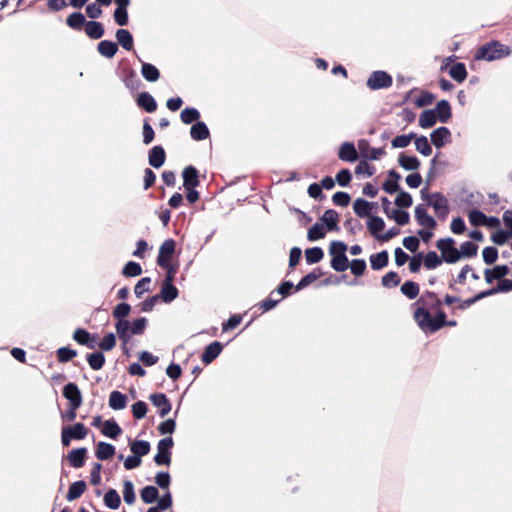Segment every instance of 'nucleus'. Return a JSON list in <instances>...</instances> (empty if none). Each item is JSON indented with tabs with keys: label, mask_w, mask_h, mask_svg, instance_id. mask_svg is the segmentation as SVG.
Wrapping results in <instances>:
<instances>
[{
	"label": "nucleus",
	"mask_w": 512,
	"mask_h": 512,
	"mask_svg": "<svg viewBox=\"0 0 512 512\" xmlns=\"http://www.w3.org/2000/svg\"><path fill=\"white\" fill-rule=\"evenodd\" d=\"M388 253L386 251H382L370 256V264L372 269L379 270L385 267L388 263Z\"/></svg>",
	"instance_id": "nucleus-35"
},
{
	"label": "nucleus",
	"mask_w": 512,
	"mask_h": 512,
	"mask_svg": "<svg viewBox=\"0 0 512 512\" xmlns=\"http://www.w3.org/2000/svg\"><path fill=\"white\" fill-rule=\"evenodd\" d=\"M117 50V45L111 41L104 40L98 44L99 53L107 58H112L116 54Z\"/></svg>",
	"instance_id": "nucleus-43"
},
{
	"label": "nucleus",
	"mask_w": 512,
	"mask_h": 512,
	"mask_svg": "<svg viewBox=\"0 0 512 512\" xmlns=\"http://www.w3.org/2000/svg\"><path fill=\"white\" fill-rule=\"evenodd\" d=\"M400 283V277L395 272H389L382 277V285L386 288L396 287Z\"/></svg>",
	"instance_id": "nucleus-60"
},
{
	"label": "nucleus",
	"mask_w": 512,
	"mask_h": 512,
	"mask_svg": "<svg viewBox=\"0 0 512 512\" xmlns=\"http://www.w3.org/2000/svg\"><path fill=\"white\" fill-rule=\"evenodd\" d=\"M339 216L334 210H327L320 218V223H323L325 229L330 232L338 229Z\"/></svg>",
	"instance_id": "nucleus-20"
},
{
	"label": "nucleus",
	"mask_w": 512,
	"mask_h": 512,
	"mask_svg": "<svg viewBox=\"0 0 512 512\" xmlns=\"http://www.w3.org/2000/svg\"><path fill=\"white\" fill-rule=\"evenodd\" d=\"M102 434L109 438H116L122 433V429L114 420H105Z\"/></svg>",
	"instance_id": "nucleus-30"
},
{
	"label": "nucleus",
	"mask_w": 512,
	"mask_h": 512,
	"mask_svg": "<svg viewBox=\"0 0 512 512\" xmlns=\"http://www.w3.org/2000/svg\"><path fill=\"white\" fill-rule=\"evenodd\" d=\"M178 296V290L173 284L164 283L160 292V297L165 303H170Z\"/></svg>",
	"instance_id": "nucleus-38"
},
{
	"label": "nucleus",
	"mask_w": 512,
	"mask_h": 512,
	"mask_svg": "<svg viewBox=\"0 0 512 512\" xmlns=\"http://www.w3.org/2000/svg\"><path fill=\"white\" fill-rule=\"evenodd\" d=\"M147 327L146 318H138L130 322L117 321L115 324L116 332L119 338L122 340L123 345H127L134 335H142Z\"/></svg>",
	"instance_id": "nucleus-1"
},
{
	"label": "nucleus",
	"mask_w": 512,
	"mask_h": 512,
	"mask_svg": "<svg viewBox=\"0 0 512 512\" xmlns=\"http://www.w3.org/2000/svg\"><path fill=\"white\" fill-rule=\"evenodd\" d=\"M392 78L384 71L373 72L367 80L369 88L376 90L391 86Z\"/></svg>",
	"instance_id": "nucleus-8"
},
{
	"label": "nucleus",
	"mask_w": 512,
	"mask_h": 512,
	"mask_svg": "<svg viewBox=\"0 0 512 512\" xmlns=\"http://www.w3.org/2000/svg\"><path fill=\"white\" fill-rule=\"evenodd\" d=\"M63 429L68 433V435L72 439L81 440L84 439L87 435V429L81 423H76L73 426H66Z\"/></svg>",
	"instance_id": "nucleus-33"
},
{
	"label": "nucleus",
	"mask_w": 512,
	"mask_h": 512,
	"mask_svg": "<svg viewBox=\"0 0 512 512\" xmlns=\"http://www.w3.org/2000/svg\"><path fill=\"white\" fill-rule=\"evenodd\" d=\"M507 273V266H495L493 269H488L485 271V279L488 283H491L494 279H501Z\"/></svg>",
	"instance_id": "nucleus-44"
},
{
	"label": "nucleus",
	"mask_w": 512,
	"mask_h": 512,
	"mask_svg": "<svg viewBox=\"0 0 512 512\" xmlns=\"http://www.w3.org/2000/svg\"><path fill=\"white\" fill-rule=\"evenodd\" d=\"M191 136L195 140H203L209 136V130L207 126L202 122H197L191 127Z\"/></svg>",
	"instance_id": "nucleus-45"
},
{
	"label": "nucleus",
	"mask_w": 512,
	"mask_h": 512,
	"mask_svg": "<svg viewBox=\"0 0 512 512\" xmlns=\"http://www.w3.org/2000/svg\"><path fill=\"white\" fill-rule=\"evenodd\" d=\"M414 138L415 134L398 135L392 140L391 144L394 148H405L411 143L412 139Z\"/></svg>",
	"instance_id": "nucleus-56"
},
{
	"label": "nucleus",
	"mask_w": 512,
	"mask_h": 512,
	"mask_svg": "<svg viewBox=\"0 0 512 512\" xmlns=\"http://www.w3.org/2000/svg\"><path fill=\"white\" fill-rule=\"evenodd\" d=\"M104 503L110 509H117L120 506L121 499L115 490H109L104 496Z\"/></svg>",
	"instance_id": "nucleus-51"
},
{
	"label": "nucleus",
	"mask_w": 512,
	"mask_h": 512,
	"mask_svg": "<svg viewBox=\"0 0 512 512\" xmlns=\"http://www.w3.org/2000/svg\"><path fill=\"white\" fill-rule=\"evenodd\" d=\"M105 362V357L102 353H92L88 356V363L90 367L94 370H99L102 368Z\"/></svg>",
	"instance_id": "nucleus-58"
},
{
	"label": "nucleus",
	"mask_w": 512,
	"mask_h": 512,
	"mask_svg": "<svg viewBox=\"0 0 512 512\" xmlns=\"http://www.w3.org/2000/svg\"><path fill=\"white\" fill-rule=\"evenodd\" d=\"M441 253V258L446 263H456L460 260L459 249L455 246L452 238H444L438 240L436 244Z\"/></svg>",
	"instance_id": "nucleus-5"
},
{
	"label": "nucleus",
	"mask_w": 512,
	"mask_h": 512,
	"mask_svg": "<svg viewBox=\"0 0 512 512\" xmlns=\"http://www.w3.org/2000/svg\"><path fill=\"white\" fill-rule=\"evenodd\" d=\"M130 311L131 307L129 304L120 303L114 308L113 315L118 321H126L125 317L129 315Z\"/></svg>",
	"instance_id": "nucleus-54"
},
{
	"label": "nucleus",
	"mask_w": 512,
	"mask_h": 512,
	"mask_svg": "<svg viewBox=\"0 0 512 512\" xmlns=\"http://www.w3.org/2000/svg\"><path fill=\"white\" fill-rule=\"evenodd\" d=\"M347 246L341 241H333L329 247V254L332 258L331 267L338 272H343L348 268V258L346 256Z\"/></svg>",
	"instance_id": "nucleus-3"
},
{
	"label": "nucleus",
	"mask_w": 512,
	"mask_h": 512,
	"mask_svg": "<svg viewBox=\"0 0 512 512\" xmlns=\"http://www.w3.org/2000/svg\"><path fill=\"white\" fill-rule=\"evenodd\" d=\"M85 23V17L81 13H73L67 18V24L73 29H81Z\"/></svg>",
	"instance_id": "nucleus-59"
},
{
	"label": "nucleus",
	"mask_w": 512,
	"mask_h": 512,
	"mask_svg": "<svg viewBox=\"0 0 512 512\" xmlns=\"http://www.w3.org/2000/svg\"><path fill=\"white\" fill-rule=\"evenodd\" d=\"M415 218L420 226L423 228L433 229L435 220L427 213L426 209L422 206L415 208Z\"/></svg>",
	"instance_id": "nucleus-19"
},
{
	"label": "nucleus",
	"mask_w": 512,
	"mask_h": 512,
	"mask_svg": "<svg viewBox=\"0 0 512 512\" xmlns=\"http://www.w3.org/2000/svg\"><path fill=\"white\" fill-rule=\"evenodd\" d=\"M182 178L185 189L196 188L199 185L198 171L193 166H188L183 170Z\"/></svg>",
	"instance_id": "nucleus-17"
},
{
	"label": "nucleus",
	"mask_w": 512,
	"mask_h": 512,
	"mask_svg": "<svg viewBox=\"0 0 512 512\" xmlns=\"http://www.w3.org/2000/svg\"><path fill=\"white\" fill-rule=\"evenodd\" d=\"M222 351V345L219 342H213L205 349L202 355V361L206 364L211 363Z\"/></svg>",
	"instance_id": "nucleus-26"
},
{
	"label": "nucleus",
	"mask_w": 512,
	"mask_h": 512,
	"mask_svg": "<svg viewBox=\"0 0 512 512\" xmlns=\"http://www.w3.org/2000/svg\"><path fill=\"white\" fill-rule=\"evenodd\" d=\"M199 112L194 108H186L181 112V120L189 124L199 118Z\"/></svg>",
	"instance_id": "nucleus-62"
},
{
	"label": "nucleus",
	"mask_w": 512,
	"mask_h": 512,
	"mask_svg": "<svg viewBox=\"0 0 512 512\" xmlns=\"http://www.w3.org/2000/svg\"><path fill=\"white\" fill-rule=\"evenodd\" d=\"M348 267H350L351 272L354 275L360 276L366 270V262L364 260H362V259H355V260H352L350 265L348 264Z\"/></svg>",
	"instance_id": "nucleus-64"
},
{
	"label": "nucleus",
	"mask_w": 512,
	"mask_h": 512,
	"mask_svg": "<svg viewBox=\"0 0 512 512\" xmlns=\"http://www.w3.org/2000/svg\"><path fill=\"white\" fill-rule=\"evenodd\" d=\"M123 498L124 501L128 504H132L135 500L134 487L132 482L125 481L123 484Z\"/></svg>",
	"instance_id": "nucleus-61"
},
{
	"label": "nucleus",
	"mask_w": 512,
	"mask_h": 512,
	"mask_svg": "<svg viewBox=\"0 0 512 512\" xmlns=\"http://www.w3.org/2000/svg\"><path fill=\"white\" fill-rule=\"evenodd\" d=\"M137 103L148 112H153L157 107L154 98L146 92L138 95Z\"/></svg>",
	"instance_id": "nucleus-36"
},
{
	"label": "nucleus",
	"mask_w": 512,
	"mask_h": 512,
	"mask_svg": "<svg viewBox=\"0 0 512 512\" xmlns=\"http://www.w3.org/2000/svg\"><path fill=\"white\" fill-rule=\"evenodd\" d=\"M175 251V242L171 239L165 240L159 249L157 262L161 267H169L170 258Z\"/></svg>",
	"instance_id": "nucleus-9"
},
{
	"label": "nucleus",
	"mask_w": 512,
	"mask_h": 512,
	"mask_svg": "<svg viewBox=\"0 0 512 512\" xmlns=\"http://www.w3.org/2000/svg\"><path fill=\"white\" fill-rule=\"evenodd\" d=\"M399 165L407 171H416L420 167V161L415 156L400 154L398 158Z\"/></svg>",
	"instance_id": "nucleus-23"
},
{
	"label": "nucleus",
	"mask_w": 512,
	"mask_h": 512,
	"mask_svg": "<svg viewBox=\"0 0 512 512\" xmlns=\"http://www.w3.org/2000/svg\"><path fill=\"white\" fill-rule=\"evenodd\" d=\"M414 139H415L414 144H415L416 151L423 156H426V157L430 156L432 153V148L428 142L427 137H425V136L416 137L415 136Z\"/></svg>",
	"instance_id": "nucleus-40"
},
{
	"label": "nucleus",
	"mask_w": 512,
	"mask_h": 512,
	"mask_svg": "<svg viewBox=\"0 0 512 512\" xmlns=\"http://www.w3.org/2000/svg\"><path fill=\"white\" fill-rule=\"evenodd\" d=\"M158 497V490L154 486H146L141 491V499L143 502L153 503Z\"/></svg>",
	"instance_id": "nucleus-52"
},
{
	"label": "nucleus",
	"mask_w": 512,
	"mask_h": 512,
	"mask_svg": "<svg viewBox=\"0 0 512 512\" xmlns=\"http://www.w3.org/2000/svg\"><path fill=\"white\" fill-rule=\"evenodd\" d=\"M387 218L393 220L398 225H406L410 221V215L407 210L397 207L393 204L392 208L387 211Z\"/></svg>",
	"instance_id": "nucleus-13"
},
{
	"label": "nucleus",
	"mask_w": 512,
	"mask_h": 512,
	"mask_svg": "<svg viewBox=\"0 0 512 512\" xmlns=\"http://www.w3.org/2000/svg\"><path fill=\"white\" fill-rule=\"evenodd\" d=\"M367 229L371 235L380 241V236H383L385 222L378 216H370L367 220Z\"/></svg>",
	"instance_id": "nucleus-12"
},
{
	"label": "nucleus",
	"mask_w": 512,
	"mask_h": 512,
	"mask_svg": "<svg viewBox=\"0 0 512 512\" xmlns=\"http://www.w3.org/2000/svg\"><path fill=\"white\" fill-rule=\"evenodd\" d=\"M86 489V484L83 481H77L71 484L68 493H67V499L69 501H72L74 499H77L80 497Z\"/></svg>",
	"instance_id": "nucleus-47"
},
{
	"label": "nucleus",
	"mask_w": 512,
	"mask_h": 512,
	"mask_svg": "<svg viewBox=\"0 0 512 512\" xmlns=\"http://www.w3.org/2000/svg\"><path fill=\"white\" fill-rule=\"evenodd\" d=\"M375 208V204L368 202L362 198H358L353 203V210L359 217H370L371 213Z\"/></svg>",
	"instance_id": "nucleus-14"
},
{
	"label": "nucleus",
	"mask_w": 512,
	"mask_h": 512,
	"mask_svg": "<svg viewBox=\"0 0 512 512\" xmlns=\"http://www.w3.org/2000/svg\"><path fill=\"white\" fill-rule=\"evenodd\" d=\"M393 204L397 207L407 210L413 204L412 196L406 191H399L394 199Z\"/></svg>",
	"instance_id": "nucleus-37"
},
{
	"label": "nucleus",
	"mask_w": 512,
	"mask_h": 512,
	"mask_svg": "<svg viewBox=\"0 0 512 512\" xmlns=\"http://www.w3.org/2000/svg\"><path fill=\"white\" fill-rule=\"evenodd\" d=\"M323 257V250L319 247L309 248L305 251V259L309 264L318 263L323 259Z\"/></svg>",
	"instance_id": "nucleus-50"
},
{
	"label": "nucleus",
	"mask_w": 512,
	"mask_h": 512,
	"mask_svg": "<svg viewBox=\"0 0 512 512\" xmlns=\"http://www.w3.org/2000/svg\"><path fill=\"white\" fill-rule=\"evenodd\" d=\"M173 440L171 437L161 439L157 445V454L154 457V461L158 465H169L170 464V451L173 447Z\"/></svg>",
	"instance_id": "nucleus-7"
},
{
	"label": "nucleus",
	"mask_w": 512,
	"mask_h": 512,
	"mask_svg": "<svg viewBox=\"0 0 512 512\" xmlns=\"http://www.w3.org/2000/svg\"><path fill=\"white\" fill-rule=\"evenodd\" d=\"M423 262L427 269H435L441 264V258L435 252H429L425 255Z\"/></svg>",
	"instance_id": "nucleus-57"
},
{
	"label": "nucleus",
	"mask_w": 512,
	"mask_h": 512,
	"mask_svg": "<svg viewBox=\"0 0 512 512\" xmlns=\"http://www.w3.org/2000/svg\"><path fill=\"white\" fill-rule=\"evenodd\" d=\"M477 251H478V246L476 244H474L473 242H470V241L463 242L459 248L460 260L462 258H470V257L475 256L477 254Z\"/></svg>",
	"instance_id": "nucleus-46"
},
{
	"label": "nucleus",
	"mask_w": 512,
	"mask_h": 512,
	"mask_svg": "<svg viewBox=\"0 0 512 512\" xmlns=\"http://www.w3.org/2000/svg\"><path fill=\"white\" fill-rule=\"evenodd\" d=\"M431 142L436 148H441L451 141V132L446 127L435 129L431 135Z\"/></svg>",
	"instance_id": "nucleus-11"
},
{
	"label": "nucleus",
	"mask_w": 512,
	"mask_h": 512,
	"mask_svg": "<svg viewBox=\"0 0 512 512\" xmlns=\"http://www.w3.org/2000/svg\"><path fill=\"white\" fill-rule=\"evenodd\" d=\"M64 397L70 402V405L77 409L82 404V396L78 387L74 383H68L63 389Z\"/></svg>",
	"instance_id": "nucleus-10"
},
{
	"label": "nucleus",
	"mask_w": 512,
	"mask_h": 512,
	"mask_svg": "<svg viewBox=\"0 0 512 512\" xmlns=\"http://www.w3.org/2000/svg\"><path fill=\"white\" fill-rule=\"evenodd\" d=\"M511 290H512V280H510V279H503V280L499 281V283H498L496 288H493V289H491V290H489L487 292L479 294L475 298L467 301V304H472L477 299H481V298H483L485 296H488V295H493V294L498 293V292H507V291H511Z\"/></svg>",
	"instance_id": "nucleus-18"
},
{
	"label": "nucleus",
	"mask_w": 512,
	"mask_h": 512,
	"mask_svg": "<svg viewBox=\"0 0 512 512\" xmlns=\"http://www.w3.org/2000/svg\"><path fill=\"white\" fill-rule=\"evenodd\" d=\"M86 452L87 451L85 448L71 450L68 454V461L70 465L75 468L83 466L86 457Z\"/></svg>",
	"instance_id": "nucleus-25"
},
{
	"label": "nucleus",
	"mask_w": 512,
	"mask_h": 512,
	"mask_svg": "<svg viewBox=\"0 0 512 512\" xmlns=\"http://www.w3.org/2000/svg\"><path fill=\"white\" fill-rule=\"evenodd\" d=\"M401 292L410 299H413L418 295L419 287L416 283L407 281L401 286Z\"/></svg>",
	"instance_id": "nucleus-55"
},
{
	"label": "nucleus",
	"mask_w": 512,
	"mask_h": 512,
	"mask_svg": "<svg viewBox=\"0 0 512 512\" xmlns=\"http://www.w3.org/2000/svg\"><path fill=\"white\" fill-rule=\"evenodd\" d=\"M73 338L79 344L87 345L89 348H94L96 346L95 340L91 339L90 334L83 329H77L74 332Z\"/></svg>",
	"instance_id": "nucleus-41"
},
{
	"label": "nucleus",
	"mask_w": 512,
	"mask_h": 512,
	"mask_svg": "<svg viewBox=\"0 0 512 512\" xmlns=\"http://www.w3.org/2000/svg\"><path fill=\"white\" fill-rule=\"evenodd\" d=\"M468 219L470 224L475 227L498 228L500 226V220L497 217L486 216L478 209L470 210L468 212Z\"/></svg>",
	"instance_id": "nucleus-6"
},
{
	"label": "nucleus",
	"mask_w": 512,
	"mask_h": 512,
	"mask_svg": "<svg viewBox=\"0 0 512 512\" xmlns=\"http://www.w3.org/2000/svg\"><path fill=\"white\" fill-rule=\"evenodd\" d=\"M127 398L124 394L113 391L109 397V406L114 410H121L126 407Z\"/></svg>",
	"instance_id": "nucleus-32"
},
{
	"label": "nucleus",
	"mask_w": 512,
	"mask_h": 512,
	"mask_svg": "<svg viewBox=\"0 0 512 512\" xmlns=\"http://www.w3.org/2000/svg\"><path fill=\"white\" fill-rule=\"evenodd\" d=\"M86 34L93 39H99L104 34V28L99 22H88L85 26Z\"/></svg>",
	"instance_id": "nucleus-42"
},
{
	"label": "nucleus",
	"mask_w": 512,
	"mask_h": 512,
	"mask_svg": "<svg viewBox=\"0 0 512 512\" xmlns=\"http://www.w3.org/2000/svg\"><path fill=\"white\" fill-rule=\"evenodd\" d=\"M449 75L454 80H456L458 82L464 81L467 77V72H466V68H465L464 64H462V63L454 64L449 69Z\"/></svg>",
	"instance_id": "nucleus-49"
},
{
	"label": "nucleus",
	"mask_w": 512,
	"mask_h": 512,
	"mask_svg": "<svg viewBox=\"0 0 512 512\" xmlns=\"http://www.w3.org/2000/svg\"><path fill=\"white\" fill-rule=\"evenodd\" d=\"M414 318L419 327L425 332H434L445 325V315L438 313L432 316L428 311L422 307H418L414 312Z\"/></svg>",
	"instance_id": "nucleus-2"
},
{
	"label": "nucleus",
	"mask_w": 512,
	"mask_h": 512,
	"mask_svg": "<svg viewBox=\"0 0 512 512\" xmlns=\"http://www.w3.org/2000/svg\"><path fill=\"white\" fill-rule=\"evenodd\" d=\"M496 230L491 235V240L496 245H503L512 237V235L508 231H504L502 229L495 228Z\"/></svg>",
	"instance_id": "nucleus-53"
},
{
	"label": "nucleus",
	"mask_w": 512,
	"mask_h": 512,
	"mask_svg": "<svg viewBox=\"0 0 512 512\" xmlns=\"http://www.w3.org/2000/svg\"><path fill=\"white\" fill-rule=\"evenodd\" d=\"M165 161V152L162 147L155 146L149 153V164L155 168H160Z\"/></svg>",
	"instance_id": "nucleus-24"
},
{
	"label": "nucleus",
	"mask_w": 512,
	"mask_h": 512,
	"mask_svg": "<svg viewBox=\"0 0 512 512\" xmlns=\"http://www.w3.org/2000/svg\"><path fill=\"white\" fill-rule=\"evenodd\" d=\"M510 51L506 46L501 45L498 42H491L485 46H482L476 54L477 59H483L487 61H493L500 59L504 56L509 55Z\"/></svg>",
	"instance_id": "nucleus-4"
},
{
	"label": "nucleus",
	"mask_w": 512,
	"mask_h": 512,
	"mask_svg": "<svg viewBox=\"0 0 512 512\" xmlns=\"http://www.w3.org/2000/svg\"><path fill=\"white\" fill-rule=\"evenodd\" d=\"M429 204L434 208L437 215L445 217L448 214V202L440 194H433L429 199Z\"/></svg>",
	"instance_id": "nucleus-16"
},
{
	"label": "nucleus",
	"mask_w": 512,
	"mask_h": 512,
	"mask_svg": "<svg viewBox=\"0 0 512 512\" xmlns=\"http://www.w3.org/2000/svg\"><path fill=\"white\" fill-rule=\"evenodd\" d=\"M432 110L435 111L438 121L441 123H447L452 116L450 104L446 100L439 101L435 109Z\"/></svg>",
	"instance_id": "nucleus-21"
},
{
	"label": "nucleus",
	"mask_w": 512,
	"mask_h": 512,
	"mask_svg": "<svg viewBox=\"0 0 512 512\" xmlns=\"http://www.w3.org/2000/svg\"><path fill=\"white\" fill-rule=\"evenodd\" d=\"M130 450L134 455L141 459L142 456L149 453L150 444L143 440L133 441L130 445Z\"/></svg>",
	"instance_id": "nucleus-39"
},
{
	"label": "nucleus",
	"mask_w": 512,
	"mask_h": 512,
	"mask_svg": "<svg viewBox=\"0 0 512 512\" xmlns=\"http://www.w3.org/2000/svg\"><path fill=\"white\" fill-rule=\"evenodd\" d=\"M479 280V276L470 266H464L458 276V282L464 285H472Z\"/></svg>",
	"instance_id": "nucleus-27"
},
{
	"label": "nucleus",
	"mask_w": 512,
	"mask_h": 512,
	"mask_svg": "<svg viewBox=\"0 0 512 512\" xmlns=\"http://www.w3.org/2000/svg\"><path fill=\"white\" fill-rule=\"evenodd\" d=\"M327 232L323 223L317 222L308 230L307 238L309 241H317L324 238Z\"/></svg>",
	"instance_id": "nucleus-34"
},
{
	"label": "nucleus",
	"mask_w": 512,
	"mask_h": 512,
	"mask_svg": "<svg viewBox=\"0 0 512 512\" xmlns=\"http://www.w3.org/2000/svg\"><path fill=\"white\" fill-rule=\"evenodd\" d=\"M142 76L150 82H155L159 79V71L158 69L149 63H144L142 65Z\"/></svg>",
	"instance_id": "nucleus-48"
},
{
	"label": "nucleus",
	"mask_w": 512,
	"mask_h": 512,
	"mask_svg": "<svg viewBox=\"0 0 512 512\" xmlns=\"http://www.w3.org/2000/svg\"><path fill=\"white\" fill-rule=\"evenodd\" d=\"M149 399L159 409L161 417L166 416L171 411V404L164 394H152Z\"/></svg>",
	"instance_id": "nucleus-15"
},
{
	"label": "nucleus",
	"mask_w": 512,
	"mask_h": 512,
	"mask_svg": "<svg viewBox=\"0 0 512 512\" xmlns=\"http://www.w3.org/2000/svg\"><path fill=\"white\" fill-rule=\"evenodd\" d=\"M437 121L438 118L432 109L424 110L419 116V125L423 129L434 126Z\"/></svg>",
	"instance_id": "nucleus-28"
},
{
	"label": "nucleus",
	"mask_w": 512,
	"mask_h": 512,
	"mask_svg": "<svg viewBox=\"0 0 512 512\" xmlns=\"http://www.w3.org/2000/svg\"><path fill=\"white\" fill-rule=\"evenodd\" d=\"M142 273L140 265L136 262H128L124 269L123 274L128 277H135Z\"/></svg>",
	"instance_id": "nucleus-63"
},
{
	"label": "nucleus",
	"mask_w": 512,
	"mask_h": 512,
	"mask_svg": "<svg viewBox=\"0 0 512 512\" xmlns=\"http://www.w3.org/2000/svg\"><path fill=\"white\" fill-rule=\"evenodd\" d=\"M115 453V448L112 444L106 442H99L96 448V456L100 460L111 458Z\"/></svg>",
	"instance_id": "nucleus-31"
},
{
	"label": "nucleus",
	"mask_w": 512,
	"mask_h": 512,
	"mask_svg": "<svg viewBox=\"0 0 512 512\" xmlns=\"http://www.w3.org/2000/svg\"><path fill=\"white\" fill-rule=\"evenodd\" d=\"M116 39L125 50L130 51L133 48V37L128 30L119 29L116 32Z\"/></svg>",
	"instance_id": "nucleus-29"
},
{
	"label": "nucleus",
	"mask_w": 512,
	"mask_h": 512,
	"mask_svg": "<svg viewBox=\"0 0 512 512\" xmlns=\"http://www.w3.org/2000/svg\"><path fill=\"white\" fill-rule=\"evenodd\" d=\"M357 151L352 143L345 142L339 150V158L343 161L354 162L357 159Z\"/></svg>",
	"instance_id": "nucleus-22"
}]
</instances>
